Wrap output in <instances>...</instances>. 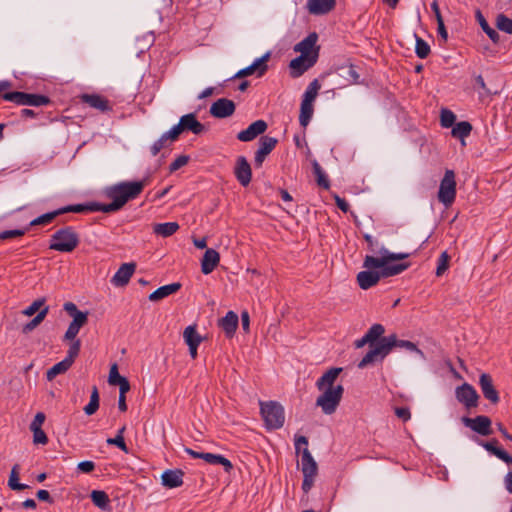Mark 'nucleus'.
<instances>
[{
	"instance_id": "obj_1",
	"label": "nucleus",
	"mask_w": 512,
	"mask_h": 512,
	"mask_svg": "<svg viewBox=\"0 0 512 512\" xmlns=\"http://www.w3.org/2000/svg\"><path fill=\"white\" fill-rule=\"evenodd\" d=\"M341 372L342 368H330L316 381L317 389L322 392L316 399V406L326 415L333 414L342 400L344 387L334 385Z\"/></svg>"
},
{
	"instance_id": "obj_2",
	"label": "nucleus",
	"mask_w": 512,
	"mask_h": 512,
	"mask_svg": "<svg viewBox=\"0 0 512 512\" xmlns=\"http://www.w3.org/2000/svg\"><path fill=\"white\" fill-rule=\"evenodd\" d=\"M147 181H122L105 188V196L110 203H102L103 213H113L121 210L129 201L137 199L143 192Z\"/></svg>"
},
{
	"instance_id": "obj_3",
	"label": "nucleus",
	"mask_w": 512,
	"mask_h": 512,
	"mask_svg": "<svg viewBox=\"0 0 512 512\" xmlns=\"http://www.w3.org/2000/svg\"><path fill=\"white\" fill-rule=\"evenodd\" d=\"M394 348L415 352L421 358H424L423 351L420 350L415 343L408 340H400L396 334H391L381 338L380 341L376 343L375 347L366 353V355L358 363V368L363 369L370 364L383 361Z\"/></svg>"
},
{
	"instance_id": "obj_4",
	"label": "nucleus",
	"mask_w": 512,
	"mask_h": 512,
	"mask_svg": "<svg viewBox=\"0 0 512 512\" xmlns=\"http://www.w3.org/2000/svg\"><path fill=\"white\" fill-rule=\"evenodd\" d=\"M302 445L304 448L301 451V471L303 473V482L301 488L305 494H308L314 485L315 477L318 473V465L307 447V437L298 436L295 439V450L297 454L300 453Z\"/></svg>"
},
{
	"instance_id": "obj_5",
	"label": "nucleus",
	"mask_w": 512,
	"mask_h": 512,
	"mask_svg": "<svg viewBox=\"0 0 512 512\" xmlns=\"http://www.w3.org/2000/svg\"><path fill=\"white\" fill-rule=\"evenodd\" d=\"M410 263L407 264H399L395 267H385L383 268H375V269H366L357 274V283L359 287L363 290H367L373 286H375L381 278H387L391 276L398 275L408 269Z\"/></svg>"
},
{
	"instance_id": "obj_6",
	"label": "nucleus",
	"mask_w": 512,
	"mask_h": 512,
	"mask_svg": "<svg viewBox=\"0 0 512 512\" xmlns=\"http://www.w3.org/2000/svg\"><path fill=\"white\" fill-rule=\"evenodd\" d=\"M79 243L80 238L75 229L72 226H65L51 235L49 249L70 253L78 247Z\"/></svg>"
},
{
	"instance_id": "obj_7",
	"label": "nucleus",
	"mask_w": 512,
	"mask_h": 512,
	"mask_svg": "<svg viewBox=\"0 0 512 512\" xmlns=\"http://www.w3.org/2000/svg\"><path fill=\"white\" fill-rule=\"evenodd\" d=\"M260 413L268 430L279 429L285 421L284 408L276 401H260Z\"/></svg>"
},
{
	"instance_id": "obj_8",
	"label": "nucleus",
	"mask_w": 512,
	"mask_h": 512,
	"mask_svg": "<svg viewBox=\"0 0 512 512\" xmlns=\"http://www.w3.org/2000/svg\"><path fill=\"white\" fill-rule=\"evenodd\" d=\"M380 257H374L371 255H366L363 267L365 269H375V268H385V267H395L400 263H392L396 260H403L410 256L409 253H393L390 252L385 247H381L378 251Z\"/></svg>"
},
{
	"instance_id": "obj_9",
	"label": "nucleus",
	"mask_w": 512,
	"mask_h": 512,
	"mask_svg": "<svg viewBox=\"0 0 512 512\" xmlns=\"http://www.w3.org/2000/svg\"><path fill=\"white\" fill-rule=\"evenodd\" d=\"M456 179L453 170L447 169L444 173L438 190V200L446 208H449L455 201L456 198Z\"/></svg>"
},
{
	"instance_id": "obj_10",
	"label": "nucleus",
	"mask_w": 512,
	"mask_h": 512,
	"mask_svg": "<svg viewBox=\"0 0 512 512\" xmlns=\"http://www.w3.org/2000/svg\"><path fill=\"white\" fill-rule=\"evenodd\" d=\"M4 100L13 102L20 106L40 107L51 103V99L42 94L13 91L4 95Z\"/></svg>"
},
{
	"instance_id": "obj_11",
	"label": "nucleus",
	"mask_w": 512,
	"mask_h": 512,
	"mask_svg": "<svg viewBox=\"0 0 512 512\" xmlns=\"http://www.w3.org/2000/svg\"><path fill=\"white\" fill-rule=\"evenodd\" d=\"M185 131H190L195 135H200L205 131V126L197 120L194 113L183 115L178 124L171 128V135L179 138L180 134Z\"/></svg>"
},
{
	"instance_id": "obj_12",
	"label": "nucleus",
	"mask_w": 512,
	"mask_h": 512,
	"mask_svg": "<svg viewBox=\"0 0 512 512\" xmlns=\"http://www.w3.org/2000/svg\"><path fill=\"white\" fill-rule=\"evenodd\" d=\"M461 421L466 427L482 436H489L493 433L492 421L488 416L479 415L475 418L464 416Z\"/></svg>"
},
{
	"instance_id": "obj_13",
	"label": "nucleus",
	"mask_w": 512,
	"mask_h": 512,
	"mask_svg": "<svg viewBox=\"0 0 512 512\" xmlns=\"http://www.w3.org/2000/svg\"><path fill=\"white\" fill-rule=\"evenodd\" d=\"M184 451L194 459H203L211 465H222L227 473L233 469L231 461L220 454L197 452L188 447H185Z\"/></svg>"
},
{
	"instance_id": "obj_14",
	"label": "nucleus",
	"mask_w": 512,
	"mask_h": 512,
	"mask_svg": "<svg viewBox=\"0 0 512 512\" xmlns=\"http://www.w3.org/2000/svg\"><path fill=\"white\" fill-rule=\"evenodd\" d=\"M455 396L467 409L474 408L478 405L479 395L475 388L468 383L458 386L455 390Z\"/></svg>"
},
{
	"instance_id": "obj_15",
	"label": "nucleus",
	"mask_w": 512,
	"mask_h": 512,
	"mask_svg": "<svg viewBox=\"0 0 512 512\" xmlns=\"http://www.w3.org/2000/svg\"><path fill=\"white\" fill-rule=\"evenodd\" d=\"M270 58V53L267 52L262 57L257 58L251 65L239 70L234 78H242L256 74L257 77H262L268 70L267 61Z\"/></svg>"
},
{
	"instance_id": "obj_16",
	"label": "nucleus",
	"mask_w": 512,
	"mask_h": 512,
	"mask_svg": "<svg viewBox=\"0 0 512 512\" xmlns=\"http://www.w3.org/2000/svg\"><path fill=\"white\" fill-rule=\"evenodd\" d=\"M278 140L270 136H262L259 140V147L255 152L254 162L256 167H261L267 155L276 147Z\"/></svg>"
},
{
	"instance_id": "obj_17",
	"label": "nucleus",
	"mask_w": 512,
	"mask_h": 512,
	"mask_svg": "<svg viewBox=\"0 0 512 512\" xmlns=\"http://www.w3.org/2000/svg\"><path fill=\"white\" fill-rule=\"evenodd\" d=\"M234 175L243 187H247L250 184L252 179V170L249 162L244 156L237 157Z\"/></svg>"
},
{
	"instance_id": "obj_18",
	"label": "nucleus",
	"mask_w": 512,
	"mask_h": 512,
	"mask_svg": "<svg viewBox=\"0 0 512 512\" xmlns=\"http://www.w3.org/2000/svg\"><path fill=\"white\" fill-rule=\"evenodd\" d=\"M267 123L264 120H257L251 123L246 129L237 134V139L242 142H250L262 135L267 130Z\"/></svg>"
},
{
	"instance_id": "obj_19",
	"label": "nucleus",
	"mask_w": 512,
	"mask_h": 512,
	"mask_svg": "<svg viewBox=\"0 0 512 512\" xmlns=\"http://www.w3.org/2000/svg\"><path fill=\"white\" fill-rule=\"evenodd\" d=\"M136 269V264L133 262L123 263L116 273L111 278V283L116 287L126 286Z\"/></svg>"
},
{
	"instance_id": "obj_20",
	"label": "nucleus",
	"mask_w": 512,
	"mask_h": 512,
	"mask_svg": "<svg viewBox=\"0 0 512 512\" xmlns=\"http://www.w3.org/2000/svg\"><path fill=\"white\" fill-rule=\"evenodd\" d=\"M479 386L483 396L492 404H497L500 401L499 393L496 390L492 377L487 373H482L479 377Z\"/></svg>"
},
{
	"instance_id": "obj_21",
	"label": "nucleus",
	"mask_w": 512,
	"mask_h": 512,
	"mask_svg": "<svg viewBox=\"0 0 512 512\" xmlns=\"http://www.w3.org/2000/svg\"><path fill=\"white\" fill-rule=\"evenodd\" d=\"M235 104L227 98H220L210 107V114L215 118H226L235 112Z\"/></svg>"
},
{
	"instance_id": "obj_22",
	"label": "nucleus",
	"mask_w": 512,
	"mask_h": 512,
	"mask_svg": "<svg viewBox=\"0 0 512 512\" xmlns=\"http://www.w3.org/2000/svg\"><path fill=\"white\" fill-rule=\"evenodd\" d=\"M82 103L87 104L89 107L94 108L100 112L112 111V106L107 98L99 94H82L80 95Z\"/></svg>"
},
{
	"instance_id": "obj_23",
	"label": "nucleus",
	"mask_w": 512,
	"mask_h": 512,
	"mask_svg": "<svg viewBox=\"0 0 512 512\" xmlns=\"http://www.w3.org/2000/svg\"><path fill=\"white\" fill-rule=\"evenodd\" d=\"M318 58V49L315 50L312 57H304L302 55L294 58L290 62V68L293 70V76H300L302 75L306 70L311 68L317 61Z\"/></svg>"
},
{
	"instance_id": "obj_24",
	"label": "nucleus",
	"mask_w": 512,
	"mask_h": 512,
	"mask_svg": "<svg viewBox=\"0 0 512 512\" xmlns=\"http://www.w3.org/2000/svg\"><path fill=\"white\" fill-rule=\"evenodd\" d=\"M336 0H308L307 9L312 15H325L335 8Z\"/></svg>"
},
{
	"instance_id": "obj_25",
	"label": "nucleus",
	"mask_w": 512,
	"mask_h": 512,
	"mask_svg": "<svg viewBox=\"0 0 512 512\" xmlns=\"http://www.w3.org/2000/svg\"><path fill=\"white\" fill-rule=\"evenodd\" d=\"M220 262V255L214 249H207L201 261V271L203 274L208 275L214 271Z\"/></svg>"
},
{
	"instance_id": "obj_26",
	"label": "nucleus",
	"mask_w": 512,
	"mask_h": 512,
	"mask_svg": "<svg viewBox=\"0 0 512 512\" xmlns=\"http://www.w3.org/2000/svg\"><path fill=\"white\" fill-rule=\"evenodd\" d=\"M184 473L180 469H168L163 472L161 479L163 486L167 488H177L183 484Z\"/></svg>"
},
{
	"instance_id": "obj_27",
	"label": "nucleus",
	"mask_w": 512,
	"mask_h": 512,
	"mask_svg": "<svg viewBox=\"0 0 512 512\" xmlns=\"http://www.w3.org/2000/svg\"><path fill=\"white\" fill-rule=\"evenodd\" d=\"M238 322V315L233 311H229L223 318L219 320V326L225 332V335L228 338H231L236 332Z\"/></svg>"
},
{
	"instance_id": "obj_28",
	"label": "nucleus",
	"mask_w": 512,
	"mask_h": 512,
	"mask_svg": "<svg viewBox=\"0 0 512 512\" xmlns=\"http://www.w3.org/2000/svg\"><path fill=\"white\" fill-rule=\"evenodd\" d=\"M317 39L318 36L315 32L310 33L306 38L295 45L294 50L300 52L304 57H312L315 52L314 47Z\"/></svg>"
},
{
	"instance_id": "obj_29",
	"label": "nucleus",
	"mask_w": 512,
	"mask_h": 512,
	"mask_svg": "<svg viewBox=\"0 0 512 512\" xmlns=\"http://www.w3.org/2000/svg\"><path fill=\"white\" fill-rule=\"evenodd\" d=\"M88 322L87 314H79L69 324L67 331L64 334V340L74 341L77 340V334L80 329Z\"/></svg>"
},
{
	"instance_id": "obj_30",
	"label": "nucleus",
	"mask_w": 512,
	"mask_h": 512,
	"mask_svg": "<svg viewBox=\"0 0 512 512\" xmlns=\"http://www.w3.org/2000/svg\"><path fill=\"white\" fill-rule=\"evenodd\" d=\"M481 445L491 454L502 460L508 465H512V456L505 450L498 447V440L492 439L487 442H482Z\"/></svg>"
},
{
	"instance_id": "obj_31",
	"label": "nucleus",
	"mask_w": 512,
	"mask_h": 512,
	"mask_svg": "<svg viewBox=\"0 0 512 512\" xmlns=\"http://www.w3.org/2000/svg\"><path fill=\"white\" fill-rule=\"evenodd\" d=\"M181 286L182 285L179 282L161 286L158 289H156L154 292H152L148 298L150 301H153V302L162 300V299L170 296L171 294L178 292L181 289Z\"/></svg>"
},
{
	"instance_id": "obj_32",
	"label": "nucleus",
	"mask_w": 512,
	"mask_h": 512,
	"mask_svg": "<svg viewBox=\"0 0 512 512\" xmlns=\"http://www.w3.org/2000/svg\"><path fill=\"white\" fill-rule=\"evenodd\" d=\"M62 214L65 213H84V212H102V203L91 202L89 204H74L61 208Z\"/></svg>"
},
{
	"instance_id": "obj_33",
	"label": "nucleus",
	"mask_w": 512,
	"mask_h": 512,
	"mask_svg": "<svg viewBox=\"0 0 512 512\" xmlns=\"http://www.w3.org/2000/svg\"><path fill=\"white\" fill-rule=\"evenodd\" d=\"M338 74L345 81V85H353L359 83L360 75L357 73L356 68L352 64L342 65L338 68Z\"/></svg>"
},
{
	"instance_id": "obj_34",
	"label": "nucleus",
	"mask_w": 512,
	"mask_h": 512,
	"mask_svg": "<svg viewBox=\"0 0 512 512\" xmlns=\"http://www.w3.org/2000/svg\"><path fill=\"white\" fill-rule=\"evenodd\" d=\"M178 138L174 135H171V129L156 140L150 148V152L152 156H156L163 148L168 147L172 142L176 141Z\"/></svg>"
},
{
	"instance_id": "obj_35",
	"label": "nucleus",
	"mask_w": 512,
	"mask_h": 512,
	"mask_svg": "<svg viewBox=\"0 0 512 512\" xmlns=\"http://www.w3.org/2000/svg\"><path fill=\"white\" fill-rule=\"evenodd\" d=\"M183 339L187 346H199L203 337L197 332L196 325H189L184 329Z\"/></svg>"
},
{
	"instance_id": "obj_36",
	"label": "nucleus",
	"mask_w": 512,
	"mask_h": 512,
	"mask_svg": "<svg viewBox=\"0 0 512 512\" xmlns=\"http://www.w3.org/2000/svg\"><path fill=\"white\" fill-rule=\"evenodd\" d=\"M178 229L179 224L177 222H165L156 224L153 228V231L155 234L162 237H169L176 233Z\"/></svg>"
},
{
	"instance_id": "obj_37",
	"label": "nucleus",
	"mask_w": 512,
	"mask_h": 512,
	"mask_svg": "<svg viewBox=\"0 0 512 512\" xmlns=\"http://www.w3.org/2000/svg\"><path fill=\"white\" fill-rule=\"evenodd\" d=\"M385 332V328L382 324L376 323L373 324L368 331L364 334L366 339L369 341L370 349L374 348L373 344L377 341V343L380 341L382 335Z\"/></svg>"
},
{
	"instance_id": "obj_38",
	"label": "nucleus",
	"mask_w": 512,
	"mask_h": 512,
	"mask_svg": "<svg viewBox=\"0 0 512 512\" xmlns=\"http://www.w3.org/2000/svg\"><path fill=\"white\" fill-rule=\"evenodd\" d=\"M476 19L479 25L481 26L482 30L487 34V36L492 40V42L498 43L500 39L498 32L490 27V25L488 24L480 10H477L476 12Z\"/></svg>"
},
{
	"instance_id": "obj_39",
	"label": "nucleus",
	"mask_w": 512,
	"mask_h": 512,
	"mask_svg": "<svg viewBox=\"0 0 512 512\" xmlns=\"http://www.w3.org/2000/svg\"><path fill=\"white\" fill-rule=\"evenodd\" d=\"M312 168H313V173L316 177V182H317L318 186L323 189H326V190L329 189L330 181H329L327 175L325 174V172L323 171L322 167L316 160H314L312 162Z\"/></svg>"
},
{
	"instance_id": "obj_40",
	"label": "nucleus",
	"mask_w": 512,
	"mask_h": 512,
	"mask_svg": "<svg viewBox=\"0 0 512 512\" xmlns=\"http://www.w3.org/2000/svg\"><path fill=\"white\" fill-rule=\"evenodd\" d=\"M72 365L65 359L53 365L47 370L46 378L48 381H52L56 376L66 373Z\"/></svg>"
},
{
	"instance_id": "obj_41",
	"label": "nucleus",
	"mask_w": 512,
	"mask_h": 512,
	"mask_svg": "<svg viewBox=\"0 0 512 512\" xmlns=\"http://www.w3.org/2000/svg\"><path fill=\"white\" fill-rule=\"evenodd\" d=\"M471 131L472 125L467 121H461L453 126L451 134L455 138L464 139L470 135Z\"/></svg>"
},
{
	"instance_id": "obj_42",
	"label": "nucleus",
	"mask_w": 512,
	"mask_h": 512,
	"mask_svg": "<svg viewBox=\"0 0 512 512\" xmlns=\"http://www.w3.org/2000/svg\"><path fill=\"white\" fill-rule=\"evenodd\" d=\"M313 103L302 101L300 106L299 122L300 125L306 127L313 115Z\"/></svg>"
},
{
	"instance_id": "obj_43",
	"label": "nucleus",
	"mask_w": 512,
	"mask_h": 512,
	"mask_svg": "<svg viewBox=\"0 0 512 512\" xmlns=\"http://www.w3.org/2000/svg\"><path fill=\"white\" fill-rule=\"evenodd\" d=\"M48 312H49V307L48 306L43 307L31 321H29L28 323H26L23 326V332L28 333V332H31L32 330H34L37 326H39L43 322V320L47 316Z\"/></svg>"
},
{
	"instance_id": "obj_44",
	"label": "nucleus",
	"mask_w": 512,
	"mask_h": 512,
	"mask_svg": "<svg viewBox=\"0 0 512 512\" xmlns=\"http://www.w3.org/2000/svg\"><path fill=\"white\" fill-rule=\"evenodd\" d=\"M19 471H20V466L18 464H15L11 469L9 480H8L9 488L12 490H15V491H21V490L28 488V486L26 484H21L18 482Z\"/></svg>"
},
{
	"instance_id": "obj_45",
	"label": "nucleus",
	"mask_w": 512,
	"mask_h": 512,
	"mask_svg": "<svg viewBox=\"0 0 512 512\" xmlns=\"http://www.w3.org/2000/svg\"><path fill=\"white\" fill-rule=\"evenodd\" d=\"M90 497L93 504L99 508L106 509L109 506L110 499L105 491L93 490Z\"/></svg>"
},
{
	"instance_id": "obj_46",
	"label": "nucleus",
	"mask_w": 512,
	"mask_h": 512,
	"mask_svg": "<svg viewBox=\"0 0 512 512\" xmlns=\"http://www.w3.org/2000/svg\"><path fill=\"white\" fill-rule=\"evenodd\" d=\"M62 215L61 208L45 213L30 222V226L47 225L51 223L57 216Z\"/></svg>"
},
{
	"instance_id": "obj_47",
	"label": "nucleus",
	"mask_w": 512,
	"mask_h": 512,
	"mask_svg": "<svg viewBox=\"0 0 512 512\" xmlns=\"http://www.w3.org/2000/svg\"><path fill=\"white\" fill-rule=\"evenodd\" d=\"M415 38H416V46H415L416 55L421 59L427 58L431 51L430 46L428 45V43L425 40H423L417 34H415Z\"/></svg>"
},
{
	"instance_id": "obj_48",
	"label": "nucleus",
	"mask_w": 512,
	"mask_h": 512,
	"mask_svg": "<svg viewBox=\"0 0 512 512\" xmlns=\"http://www.w3.org/2000/svg\"><path fill=\"white\" fill-rule=\"evenodd\" d=\"M320 88H321V86H320L318 80L317 79L313 80L307 87V89L303 95L302 101L313 103V101L316 99V97L318 95V91Z\"/></svg>"
},
{
	"instance_id": "obj_49",
	"label": "nucleus",
	"mask_w": 512,
	"mask_h": 512,
	"mask_svg": "<svg viewBox=\"0 0 512 512\" xmlns=\"http://www.w3.org/2000/svg\"><path fill=\"white\" fill-rule=\"evenodd\" d=\"M496 27L500 31L512 34V19L501 13L496 17Z\"/></svg>"
},
{
	"instance_id": "obj_50",
	"label": "nucleus",
	"mask_w": 512,
	"mask_h": 512,
	"mask_svg": "<svg viewBox=\"0 0 512 512\" xmlns=\"http://www.w3.org/2000/svg\"><path fill=\"white\" fill-rule=\"evenodd\" d=\"M81 348V341L80 340H74L70 344V347L67 351V355L64 358L67 362H69L71 365H73L76 357L78 356Z\"/></svg>"
},
{
	"instance_id": "obj_51",
	"label": "nucleus",
	"mask_w": 512,
	"mask_h": 512,
	"mask_svg": "<svg viewBox=\"0 0 512 512\" xmlns=\"http://www.w3.org/2000/svg\"><path fill=\"white\" fill-rule=\"evenodd\" d=\"M449 261H450L449 254L446 251L442 252L440 257L438 258V262H437V268H436L437 276H442L446 272V270L449 267Z\"/></svg>"
},
{
	"instance_id": "obj_52",
	"label": "nucleus",
	"mask_w": 512,
	"mask_h": 512,
	"mask_svg": "<svg viewBox=\"0 0 512 512\" xmlns=\"http://www.w3.org/2000/svg\"><path fill=\"white\" fill-rule=\"evenodd\" d=\"M455 120H456V116L452 111H450L448 109H443L441 111L440 122H441L442 127H445V128L452 127L454 125Z\"/></svg>"
},
{
	"instance_id": "obj_53",
	"label": "nucleus",
	"mask_w": 512,
	"mask_h": 512,
	"mask_svg": "<svg viewBox=\"0 0 512 512\" xmlns=\"http://www.w3.org/2000/svg\"><path fill=\"white\" fill-rule=\"evenodd\" d=\"M45 304V298H39L33 301L27 308L23 310V314L26 316H32L36 312L40 311L41 307Z\"/></svg>"
},
{
	"instance_id": "obj_54",
	"label": "nucleus",
	"mask_w": 512,
	"mask_h": 512,
	"mask_svg": "<svg viewBox=\"0 0 512 512\" xmlns=\"http://www.w3.org/2000/svg\"><path fill=\"white\" fill-rule=\"evenodd\" d=\"M106 442L108 445L117 446L123 452L128 453V447L124 441V436L116 435L114 438H108Z\"/></svg>"
},
{
	"instance_id": "obj_55",
	"label": "nucleus",
	"mask_w": 512,
	"mask_h": 512,
	"mask_svg": "<svg viewBox=\"0 0 512 512\" xmlns=\"http://www.w3.org/2000/svg\"><path fill=\"white\" fill-rule=\"evenodd\" d=\"M28 229H14L0 232V240L17 238L23 236Z\"/></svg>"
},
{
	"instance_id": "obj_56",
	"label": "nucleus",
	"mask_w": 512,
	"mask_h": 512,
	"mask_svg": "<svg viewBox=\"0 0 512 512\" xmlns=\"http://www.w3.org/2000/svg\"><path fill=\"white\" fill-rule=\"evenodd\" d=\"M125 377L121 376L118 372L117 364H113L110 368L108 382L110 385H117Z\"/></svg>"
},
{
	"instance_id": "obj_57",
	"label": "nucleus",
	"mask_w": 512,
	"mask_h": 512,
	"mask_svg": "<svg viewBox=\"0 0 512 512\" xmlns=\"http://www.w3.org/2000/svg\"><path fill=\"white\" fill-rule=\"evenodd\" d=\"M189 161V156L187 155H180L178 156L170 165L169 170L170 172H175L181 167L185 166Z\"/></svg>"
},
{
	"instance_id": "obj_58",
	"label": "nucleus",
	"mask_w": 512,
	"mask_h": 512,
	"mask_svg": "<svg viewBox=\"0 0 512 512\" xmlns=\"http://www.w3.org/2000/svg\"><path fill=\"white\" fill-rule=\"evenodd\" d=\"M33 432V442L34 444L45 445L48 443V437L46 433L42 430V428H38L36 430H31Z\"/></svg>"
},
{
	"instance_id": "obj_59",
	"label": "nucleus",
	"mask_w": 512,
	"mask_h": 512,
	"mask_svg": "<svg viewBox=\"0 0 512 512\" xmlns=\"http://www.w3.org/2000/svg\"><path fill=\"white\" fill-rule=\"evenodd\" d=\"M63 308L71 317H73V319H75L79 314H89L87 311L83 312L78 310L76 304L73 302L64 303Z\"/></svg>"
},
{
	"instance_id": "obj_60",
	"label": "nucleus",
	"mask_w": 512,
	"mask_h": 512,
	"mask_svg": "<svg viewBox=\"0 0 512 512\" xmlns=\"http://www.w3.org/2000/svg\"><path fill=\"white\" fill-rule=\"evenodd\" d=\"M45 418L46 417L43 412H38L30 424V430H36L38 428H41L45 421Z\"/></svg>"
},
{
	"instance_id": "obj_61",
	"label": "nucleus",
	"mask_w": 512,
	"mask_h": 512,
	"mask_svg": "<svg viewBox=\"0 0 512 512\" xmlns=\"http://www.w3.org/2000/svg\"><path fill=\"white\" fill-rule=\"evenodd\" d=\"M395 414L398 418L402 419L404 422L408 421L411 418L410 410L407 407H396Z\"/></svg>"
},
{
	"instance_id": "obj_62",
	"label": "nucleus",
	"mask_w": 512,
	"mask_h": 512,
	"mask_svg": "<svg viewBox=\"0 0 512 512\" xmlns=\"http://www.w3.org/2000/svg\"><path fill=\"white\" fill-rule=\"evenodd\" d=\"M95 464L93 461H82L78 464V469L83 473H90L94 470Z\"/></svg>"
},
{
	"instance_id": "obj_63",
	"label": "nucleus",
	"mask_w": 512,
	"mask_h": 512,
	"mask_svg": "<svg viewBox=\"0 0 512 512\" xmlns=\"http://www.w3.org/2000/svg\"><path fill=\"white\" fill-rule=\"evenodd\" d=\"M437 32L438 35L443 39V41H447L448 39V33L444 25V21L442 17H439V21H437Z\"/></svg>"
},
{
	"instance_id": "obj_64",
	"label": "nucleus",
	"mask_w": 512,
	"mask_h": 512,
	"mask_svg": "<svg viewBox=\"0 0 512 512\" xmlns=\"http://www.w3.org/2000/svg\"><path fill=\"white\" fill-rule=\"evenodd\" d=\"M334 199H335L337 207L341 211H343L344 213L349 211V204H348V202L344 198H341L340 196L336 195L334 197Z\"/></svg>"
}]
</instances>
